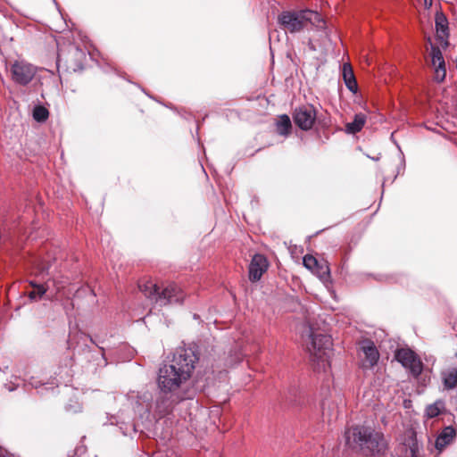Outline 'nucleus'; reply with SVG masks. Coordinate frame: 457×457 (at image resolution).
<instances>
[{
    "instance_id": "obj_1",
    "label": "nucleus",
    "mask_w": 457,
    "mask_h": 457,
    "mask_svg": "<svg viewBox=\"0 0 457 457\" xmlns=\"http://www.w3.org/2000/svg\"><path fill=\"white\" fill-rule=\"evenodd\" d=\"M198 357L192 347L180 346L169 363L158 372L157 384L162 393H175L189 380Z\"/></svg>"
},
{
    "instance_id": "obj_2",
    "label": "nucleus",
    "mask_w": 457,
    "mask_h": 457,
    "mask_svg": "<svg viewBox=\"0 0 457 457\" xmlns=\"http://www.w3.org/2000/svg\"><path fill=\"white\" fill-rule=\"evenodd\" d=\"M278 23L286 32L298 33L302 31L308 24H312L317 29L327 32L326 21L322 16L315 11L305 9L301 11H283L278 16Z\"/></svg>"
},
{
    "instance_id": "obj_3",
    "label": "nucleus",
    "mask_w": 457,
    "mask_h": 457,
    "mask_svg": "<svg viewBox=\"0 0 457 457\" xmlns=\"http://www.w3.org/2000/svg\"><path fill=\"white\" fill-rule=\"evenodd\" d=\"M346 445L353 449L381 453L386 446L384 436L370 427H353L345 431Z\"/></svg>"
},
{
    "instance_id": "obj_4",
    "label": "nucleus",
    "mask_w": 457,
    "mask_h": 457,
    "mask_svg": "<svg viewBox=\"0 0 457 457\" xmlns=\"http://www.w3.org/2000/svg\"><path fill=\"white\" fill-rule=\"evenodd\" d=\"M140 291L151 301H154L159 305L168 303H181L184 299V293L176 284H170L160 291V287L152 281H146L139 284Z\"/></svg>"
},
{
    "instance_id": "obj_5",
    "label": "nucleus",
    "mask_w": 457,
    "mask_h": 457,
    "mask_svg": "<svg viewBox=\"0 0 457 457\" xmlns=\"http://www.w3.org/2000/svg\"><path fill=\"white\" fill-rule=\"evenodd\" d=\"M307 351L314 370L326 371L329 368V359L332 353L330 345H309Z\"/></svg>"
},
{
    "instance_id": "obj_6",
    "label": "nucleus",
    "mask_w": 457,
    "mask_h": 457,
    "mask_svg": "<svg viewBox=\"0 0 457 457\" xmlns=\"http://www.w3.org/2000/svg\"><path fill=\"white\" fill-rule=\"evenodd\" d=\"M10 72L16 84L26 86L35 77L37 68L24 60H16L10 64Z\"/></svg>"
},
{
    "instance_id": "obj_7",
    "label": "nucleus",
    "mask_w": 457,
    "mask_h": 457,
    "mask_svg": "<svg viewBox=\"0 0 457 457\" xmlns=\"http://www.w3.org/2000/svg\"><path fill=\"white\" fill-rule=\"evenodd\" d=\"M317 112L312 104H303L296 107L293 112L295 125L302 130L311 129L316 120Z\"/></svg>"
},
{
    "instance_id": "obj_8",
    "label": "nucleus",
    "mask_w": 457,
    "mask_h": 457,
    "mask_svg": "<svg viewBox=\"0 0 457 457\" xmlns=\"http://www.w3.org/2000/svg\"><path fill=\"white\" fill-rule=\"evenodd\" d=\"M395 358L404 368L410 370L414 376H419L422 371V362L417 354L408 347L397 349Z\"/></svg>"
},
{
    "instance_id": "obj_9",
    "label": "nucleus",
    "mask_w": 457,
    "mask_h": 457,
    "mask_svg": "<svg viewBox=\"0 0 457 457\" xmlns=\"http://www.w3.org/2000/svg\"><path fill=\"white\" fill-rule=\"evenodd\" d=\"M268 267L269 262L264 255L260 253L254 254L252 258L248 269L250 281H259L263 273L268 270Z\"/></svg>"
},
{
    "instance_id": "obj_10",
    "label": "nucleus",
    "mask_w": 457,
    "mask_h": 457,
    "mask_svg": "<svg viewBox=\"0 0 457 457\" xmlns=\"http://www.w3.org/2000/svg\"><path fill=\"white\" fill-rule=\"evenodd\" d=\"M431 57H432V64L436 66V80L438 82H442L446 76L445 70V62L443 57V54L438 46H431Z\"/></svg>"
},
{
    "instance_id": "obj_11",
    "label": "nucleus",
    "mask_w": 457,
    "mask_h": 457,
    "mask_svg": "<svg viewBox=\"0 0 457 457\" xmlns=\"http://www.w3.org/2000/svg\"><path fill=\"white\" fill-rule=\"evenodd\" d=\"M435 25L436 30V37L440 42H444L445 46H448V21L446 16L442 12H436L435 17Z\"/></svg>"
},
{
    "instance_id": "obj_12",
    "label": "nucleus",
    "mask_w": 457,
    "mask_h": 457,
    "mask_svg": "<svg viewBox=\"0 0 457 457\" xmlns=\"http://www.w3.org/2000/svg\"><path fill=\"white\" fill-rule=\"evenodd\" d=\"M456 432L453 427L445 428V429L436 437L435 444L436 448L439 452L443 451L445 446L453 441Z\"/></svg>"
},
{
    "instance_id": "obj_13",
    "label": "nucleus",
    "mask_w": 457,
    "mask_h": 457,
    "mask_svg": "<svg viewBox=\"0 0 457 457\" xmlns=\"http://www.w3.org/2000/svg\"><path fill=\"white\" fill-rule=\"evenodd\" d=\"M342 74L346 87L351 92L356 93L358 89V85L353 69L349 63L343 64Z\"/></svg>"
},
{
    "instance_id": "obj_14",
    "label": "nucleus",
    "mask_w": 457,
    "mask_h": 457,
    "mask_svg": "<svg viewBox=\"0 0 457 457\" xmlns=\"http://www.w3.org/2000/svg\"><path fill=\"white\" fill-rule=\"evenodd\" d=\"M442 380L444 386L446 389H453L457 385V366L448 367L445 369L442 373Z\"/></svg>"
},
{
    "instance_id": "obj_15",
    "label": "nucleus",
    "mask_w": 457,
    "mask_h": 457,
    "mask_svg": "<svg viewBox=\"0 0 457 457\" xmlns=\"http://www.w3.org/2000/svg\"><path fill=\"white\" fill-rule=\"evenodd\" d=\"M361 350L364 354L365 365L370 367L374 366L379 358V353L375 345H364Z\"/></svg>"
},
{
    "instance_id": "obj_16",
    "label": "nucleus",
    "mask_w": 457,
    "mask_h": 457,
    "mask_svg": "<svg viewBox=\"0 0 457 457\" xmlns=\"http://www.w3.org/2000/svg\"><path fill=\"white\" fill-rule=\"evenodd\" d=\"M71 54L74 59V65L71 66L74 71H81L84 68L86 61V53L79 46H71L70 50Z\"/></svg>"
},
{
    "instance_id": "obj_17",
    "label": "nucleus",
    "mask_w": 457,
    "mask_h": 457,
    "mask_svg": "<svg viewBox=\"0 0 457 457\" xmlns=\"http://www.w3.org/2000/svg\"><path fill=\"white\" fill-rule=\"evenodd\" d=\"M292 123L288 115L283 114L279 116L277 123L276 129L277 133L280 136H288L291 132Z\"/></svg>"
},
{
    "instance_id": "obj_18",
    "label": "nucleus",
    "mask_w": 457,
    "mask_h": 457,
    "mask_svg": "<svg viewBox=\"0 0 457 457\" xmlns=\"http://www.w3.org/2000/svg\"><path fill=\"white\" fill-rule=\"evenodd\" d=\"M323 283L330 281V269L327 261H319L318 266L312 271Z\"/></svg>"
},
{
    "instance_id": "obj_19",
    "label": "nucleus",
    "mask_w": 457,
    "mask_h": 457,
    "mask_svg": "<svg viewBox=\"0 0 457 457\" xmlns=\"http://www.w3.org/2000/svg\"><path fill=\"white\" fill-rule=\"evenodd\" d=\"M366 121V116L363 113H356L353 120L346 124V131L350 134H355L361 130Z\"/></svg>"
},
{
    "instance_id": "obj_20",
    "label": "nucleus",
    "mask_w": 457,
    "mask_h": 457,
    "mask_svg": "<svg viewBox=\"0 0 457 457\" xmlns=\"http://www.w3.org/2000/svg\"><path fill=\"white\" fill-rule=\"evenodd\" d=\"M33 119L37 122H45L49 117V111L42 104H36L32 111Z\"/></svg>"
},
{
    "instance_id": "obj_21",
    "label": "nucleus",
    "mask_w": 457,
    "mask_h": 457,
    "mask_svg": "<svg viewBox=\"0 0 457 457\" xmlns=\"http://www.w3.org/2000/svg\"><path fill=\"white\" fill-rule=\"evenodd\" d=\"M445 410V403L441 400L428 405L426 409V414L428 418L438 416Z\"/></svg>"
},
{
    "instance_id": "obj_22",
    "label": "nucleus",
    "mask_w": 457,
    "mask_h": 457,
    "mask_svg": "<svg viewBox=\"0 0 457 457\" xmlns=\"http://www.w3.org/2000/svg\"><path fill=\"white\" fill-rule=\"evenodd\" d=\"M33 290L29 293V296L31 300L40 299L45 293L46 292V287L43 285L36 284L34 282H30Z\"/></svg>"
},
{
    "instance_id": "obj_23",
    "label": "nucleus",
    "mask_w": 457,
    "mask_h": 457,
    "mask_svg": "<svg viewBox=\"0 0 457 457\" xmlns=\"http://www.w3.org/2000/svg\"><path fill=\"white\" fill-rule=\"evenodd\" d=\"M318 262L319 261L311 254H306L303 258V266L312 271H314L315 267L318 266Z\"/></svg>"
},
{
    "instance_id": "obj_24",
    "label": "nucleus",
    "mask_w": 457,
    "mask_h": 457,
    "mask_svg": "<svg viewBox=\"0 0 457 457\" xmlns=\"http://www.w3.org/2000/svg\"><path fill=\"white\" fill-rule=\"evenodd\" d=\"M56 261V258H54L53 261L44 260L39 263V270L41 273L50 274L51 270L53 268L54 262Z\"/></svg>"
},
{
    "instance_id": "obj_25",
    "label": "nucleus",
    "mask_w": 457,
    "mask_h": 457,
    "mask_svg": "<svg viewBox=\"0 0 457 457\" xmlns=\"http://www.w3.org/2000/svg\"><path fill=\"white\" fill-rule=\"evenodd\" d=\"M0 457H14L12 454L8 453L5 449L0 447Z\"/></svg>"
},
{
    "instance_id": "obj_26",
    "label": "nucleus",
    "mask_w": 457,
    "mask_h": 457,
    "mask_svg": "<svg viewBox=\"0 0 457 457\" xmlns=\"http://www.w3.org/2000/svg\"><path fill=\"white\" fill-rule=\"evenodd\" d=\"M424 4L426 8H430L432 6V0H424Z\"/></svg>"
},
{
    "instance_id": "obj_27",
    "label": "nucleus",
    "mask_w": 457,
    "mask_h": 457,
    "mask_svg": "<svg viewBox=\"0 0 457 457\" xmlns=\"http://www.w3.org/2000/svg\"><path fill=\"white\" fill-rule=\"evenodd\" d=\"M359 343H370V344H372V343H374V341L371 340V339L367 338V339H364L362 341H360Z\"/></svg>"
},
{
    "instance_id": "obj_28",
    "label": "nucleus",
    "mask_w": 457,
    "mask_h": 457,
    "mask_svg": "<svg viewBox=\"0 0 457 457\" xmlns=\"http://www.w3.org/2000/svg\"><path fill=\"white\" fill-rule=\"evenodd\" d=\"M157 408L160 410L161 412H165L168 411L167 409L162 410V406H161L160 403H157Z\"/></svg>"
},
{
    "instance_id": "obj_29",
    "label": "nucleus",
    "mask_w": 457,
    "mask_h": 457,
    "mask_svg": "<svg viewBox=\"0 0 457 457\" xmlns=\"http://www.w3.org/2000/svg\"><path fill=\"white\" fill-rule=\"evenodd\" d=\"M329 342V339L327 338V337H324V340L320 339V343H328Z\"/></svg>"
},
{
    "instance_id": "obj_30",
    "label": "nucleus",
    "mask_w": 457,
    "mask_h": 457,
    "mask_svg": "<svg viewBox=\"0 0 457 457\" xmlns=\"http://www.w3.org/2000/svg\"><path fill=\"white\" fill-rule=\"evenodd\" d=\"M378 334H379V335H378V337H380L382 335H384V331H383V330H380V331L378 332Z\"/></svg>"
},
{
    "instance_id": "obj_31",
    "label": "nucleus",
    "mask_w": 457,
    "mask_h": 457,
    "mask_svg": "<svg viewBox=\"0 0 457 457\" xmlns=\"http://www.w3.org/2000/svg\"><path fill=\"white\" fill-rule=\"evenodd\" d=\"M194 318H195V319H197V318H198V316H197L196 314H194Z\"/></svg>"
},
{
    "instance_id": "obj_32",
    "label": "nucleus",
    "mask_w": 457,
    "mask_h": 457,
    "mask_svg": "<svg viewBox=\"0 0 457 457\" xmlns=\"http://www.w3.org/2000/svg\"><path fill=\"white\" fill-rule=\"evenodd\" d=\"M53 1L56 4L55 0H53Z\"/></svg>"
}]
</instances>
